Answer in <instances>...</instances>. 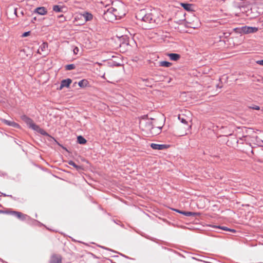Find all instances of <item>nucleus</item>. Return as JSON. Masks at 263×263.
Returning <instances> with one entry per match:
<instances>
[{"label": "nucleus", "mask_w": 263, "mask_h": 263, "mask_svg": "<svg viewBox=\"0 0 263 263\" xmlns=\"http://www.w3.org/2000/svg\"><path fill=\"white\" fill-rule=\"evenodd\" d=\"M178 119L179 120H180L181 123H182L184 124H187V121H186V120L183 118H181V117L180 116L178 117Z\"/></svg>", "instance_id": "nucleus-26"}, {"label": "nucleus", "mask_w": 263, "mask_h": 263, "mask_svg": "<svg viewBox=\"0 0 263 263\" xmlns=\"http://www.w3.org/2000/svg\"><path fill=\"white\" fill-rule=\"evenodd\" d=\"M21 119L24 121L29 126L30 128H32V129H33L35 127L34 125H36V124L34 123L32 119L26 115L22 116Z\"/></svg>", "instance_id": "nucleus-4"}, {"label": "nucleus", "mask_w": 263, "mask_h": 263, "mask_svg": "<svg viewBox=\"0 0 263 263\" xmlns=\"http://www.w3.org/2000/svg\"><path fill=\"white\" fill-rule=\"evenodd\" d=\"M258 29L255 27L245 26V34L253 33L257 32Z\"/></svg>", "instance_id": "nucleus-8"}, {"label": "nucleus", "mask_w": 263, "mask_h": 263, "mask_svg": "<svg viewBox=\"0 0 263 263\" xmlns=\"http://www.w3.org/2000/svg\"><path fill=\"white\" fill-rule=\"evenodd\" d=\"M142 81H143V82H148V79H142Z\"/></svg>", "instance_id": "nucleus-36"}, {"label": "nucleus", "mask_w": 263, "mask_h": 263, "mask_svg": "<svg viewBox=\"0 0 263 263\" xmlns=\"http://www.w3.org/2000/svg\"><path fill=\"white\" fill-rule=\"evenodd\" d=\"M184 212L185 211H181L180 212V214H181L183 215V213H184Z\"/></svg>", "instance_id": "nucleus-38"}, {"label": "nucleus", "mask_w": 263, "mask_h": 263, "mask_svg": "<svg viewBox=\"0 0 263 263\" xmlns=\"http://www.w3.org/2000/svg\"><path fill=\"white\" fill-rule=\"evenodd\" d=\"M17 8H15L14 9V14L16 15Z\"/></svg>", "instance_id": "nucleus-37"}, {"label": "nucleus", "mask_w": 263, "mask_h": 263, "mask_svg": "<svg viewBox=\"0 0 263 263\" xmlns=\"http://www.w3.org/2000/svg\"><path fill=\"white\" fill-rule=\"evenodd\" d=\"M64 7L60 5H54L53 6V11L55 12H63Z\"/></svg>", "instance_id": "nucleus-20"}, {"label": "nucleus", "mask_w": 263, "mask_h": 263, "mask_svg": "<svg viewBox=\"0 0 263 263\" xmlns=\"http://www.w3.org/2000/svg\"><path fill=\"white\" fill-rule=\"evenodd\" d=\"M180 5L185 10L187 11H194V5L192 4L182 3Z\"/></svg>", "instance_id": "nucleus-10"}, {"label": "nucleus", "mask_w": 263, "mask_h": 263, "mask_svg": "<svg viewBox=\"0 0 263 263\" xmlns=\"http://www.w3.org/2000/svg\"><path fill=\"white\" fill-rule=\"evenodd\" d=\"M78 142L79 144H84L87 142L86 140L82 136H79L77 137Z\"/></svg>", "instance_id": "nucleus-23"}, {"label": "nucleus", "mask_w": 263, "mask_h": 263, "mask_svg": "<svg viewBox=\"0 0 263 263\" xmlns=\"http://www.w3.org/2000/svg\"><path fill=\"white\" fill-rule=\"evenodd\" d=\"M48 47V44L47 43H43L40 46L37 50V53L41 54L40 51H45L46 49Z\"/></svg>", "instance_id": "nucleus-17"}, {"label": "nucleus", "mask_w": 263, "mask_h": 263, "mask_svg": "<svg viewBox=\"0 0 263 263\" xmlns=\"http://www.w3.org/2000/svg\"><path fill=\"white\" fill-rule=\"evenodd\" d=\"M34 12L40 15H44L47 14V11L44 7H40L35 9Z\"/></svg>", "instance_id": "nucleus-9"}, {"label": "nucleus", "mask_w": 263, "mask_h": 263, "mask_svg": "<svg viewBox=\"0 0 263 263\" xmlns=\"http://www.w3.org/2000/svg\"><path fill=\"white\" fill-rule=\"evenodd\" d=\"M257 64L263 66V60H258L256 62Z\"/></svg>", "instance_id": "nucleus-30"}, {"label": "nucleus", "mask_w": 263, "mask_h": 263, "mask_svg": "<svg viewBox=\"0 0 263 263\" xmlns=\"http://www.w3.org/2000/svg\"><path fill=\"white\" fill-rule=\"evenodd\" d=\"M150 146L153 149L156 150H162L167 148L169 146L166 144H159L156 143H151Z\"/></svg>", "instance_id": "nucleus-6"}, {"label": "nucleus", "mask_w": 263, "mask_h": 263, "mask_svg": "<svg viewBox=\"0 0 263 263\" xmlns=\"http://www.w3.org/2000/svg\"><path fill=\"white\" fill-rule=\"evenodd\" d=\"M234 32L238 34H242L245 33V26L240 27H236L233 29Z\"/></svg>", "instance_id": "nucleus-16"}, {"label": "nucleus", "mask_w": 263, "mask_h": 263, "mask_svg": "<svg viewBox=\"0 0 263 263\" xmlns=\"http://www.w3.org/2000/svg\"><path fill=\"white\" fill-rule=\"evenodd\" d=\"M2 194L4 197H7V196H11V195H6V194H5V193H2Z\"/></svg>", "instance_id": "nucleus-34"}, {"label": "nucleus", "mask_w": 263, "mask_h": 263, "mask_svg": "<svg viewBox=\"0 0 263 263\" xmlns=\"http://www.w3.org/2000/svg\"><path fill=\"white\" fill-rule=\"evenodd\" d=\"M71 82L72 80L69 78L63 80L61 83L60 89H62L63 87H68Z\"/></svg>", "instance_id": "nucleus-11"}, {"label": "nucleus", "mask_w": 263, "mask_h": 263, "mask_svg": "<svg viewBox=\"0 0 263 263\" xmlns=\"http://www.w3.org/2000/svg\"><path fill=\"white\" fill-rule=\"evenodd\" d=\"M11 213L13 215H14V216L17 217L18 219L22 220H27L30 218L29 216H28V215H27L26 214H24L20 212L11 211Z\"/></svg>", "instance_id": "nucleus-5"}, {"label": "nucleus", "mask_w": 263, "mask_h": 263, "mask_svg": "<svg viewBox=\"0 0 263 263\" xmlns=\"http://www.w3.org/2000/svg\"><path fill=\"white\" fill-rule=\"evenodd\" d=\"M86 22L91 21L93 18V15L89 12H85L83 15Z\"/></svg>", "instance_id": "nucleus-18"}, {"label": "nucleus", "mask_w": 263, "mask_h": 263, "mask_svg": "<svg viewBox=\"0 0 263 263\" xmlns=\"http://www.w3.org/2000/svg\"><path fill=\"white\" fill-rule=\"evenodd\" d=\"M214 228H218V229H221L222 230H224V231H229V232H233V233H234V232H236V230H234V229H230V228H228V227H223V226H214Z\"/></svg>", "instance_id": "nucleus-19"}, {"label": "nucleus", "mask_w": 263, "mask_h": 263, "mask_svg": "<svg viewBox=\"0 0 263 263\" xmlns=\"http://www.w3.org/2000/svg\"><path fill=\"white\" fill-rule=\"evenodd\" d=\"M243 130H245L246 131H247V129H246V128L245 127H243L242 128V130L243 131Z\"/></svg>", "instance_id": "nucleus-39"}, {"label": "nucleus", "mask_w": 263, "mask_h": 263, "mask_svg": "<svg viewBox=\"0 0 263 263\" xmlns=\"http://www.w3.org/2000/svg\"><path fill=\"white\" fill-rule=\"evenodd\" d=\"M61 257L57 255H53L51 257L50 263H61Z\"/></svg>", "instance_id": "nucleus-13"}, {"label": "nucleus", "mask_w": 263, "mask_h": 263, "mask_svg": "<svg viewBox=\"0 0 263 263\" xmlns=\"http://www.w3.org/2000/svg\"><path fill=\"white\" fill-rule=\"evenodd\" d=\"M172 65V63L166 61H161L159 62V66L164 67H169Z\"/></svg>", "instance_id": "nucleus-21"}, {"label": "nucleus", "mask_w": 263, "mask_h": 263, "mask_svg": "<svg viewBox=\"0 0 263 263\" xmlns=\"http://www.w3.org/2000/svg\"><path fill=\"white\" fill-rule=\"evenodd\" d=\"M216 87L219 88H221L222 87V85H220V84H217Z\"/></svg>", "instance_id": "nucleus-35"}, {"label": "nucleus", "mask_w": 263, "mask_h": 263, "mask_svg": "<svg viewBox=\"0 0 263 263\" xmlns=\"http://www.w3.org/2000/svg\"><path fill=\"white\" fill-rule=\"evenodd\" d=\"M73 53L74 54H77L79 52V49L78 47H75L73 50Z\"/></svg>", "instance_id": "nucleus-28"}, {"label": "nucleus", "mask_w": 263, "mask_h": 263, "mask_svg": "<svg viewBox=\"0 0 263 263\" xmlns=\"http://www.w3.org/2000/svg\"><path fill=\"white\" fill-rule=\"evenodd\" d=\"M117 10L116 9L112 7L109 8L104 11L103 17L106 20L109 22L112 21L117 16Z\"/></svg>", "instance_id": "nucleus-3"}, {"label": "nucleus", "mask_w": 263, "mask_h": 263, "mask_svg": "<svg viewBox=\"0 0 263 263\" xmlns=\"http://www.w3.org/2000/svg\"><path fill=\"white\" fill-rule=\"evenodd\" d=\"M34 126L35 127L34 128L33 130L36 131L37 133L44 136L48 135V133L44 129L40 127L39 125H34Z\"/></svg>", "instance_id": "nucleus-12"}, {"label": "nucleus", "mask_w": 263, "mask_h": 263, "mask_svg": "<svg viewBox=\"0 0 263 263\" xmlns=\"http://www.w3.org/2000/svg\"><path fill=\"white\" fill-rule=\"evenodd\" d=\"M76 68V66L73 64H68L65 66V69L66 70H70L74 69Z\"/></svg>", "instance_id": "nucleus-25"}, {"label": "nucleus", "mask_w": 263, "mask_h": 263, "mask_svg": "<svg viewBox=\"0 0 263 263\" xmlns=\"http://www.w3.org/2000/svg\"><path fill=\"white\" fill-rule=\"evenodd\" d=\"M249 107L251 109H255V110H259L260 109V107L259 106L255 105H252L251 106H250Z\"/></svg>", "instance_id": "nucleus-27"}, {"label": "nucleus", "mask_w": 263, "mask_h": 263, "mask_svg": "<svg viewBox=\"0 0 263 263\" xmlns=\"http://www.w3.org/2000/svg\"><path fill=\"white\" fill-rule=\"evenodd\" d=\"M2 121L7 125L12 126L16 128H20L21 127L20 125L18 123L13 121H10L6 119H2Z\"/></svg>", "instance_id": "nucleus-7"}, {"label": "nucleus", "mask_w": 263, "mask_h": 263, "mask_svg": "<svg viewBox=\"0 0 263 263\" xmlns=\"http://www.w3.org/2000/svg\"><path fill=\"white\" fill-rule=\"evenodd\" d=\"M30 33V31H27V32H25L24 33H23V34L22 35V37H26L27 36H28Z\"/></svg>", "instance_id": "nucleus-29"}, {"label": "nucleus", "mask_w": 263, "mask_h": 263, "mask_svg": "<svg viewBox=\"0 0 263 263\" xmlns=\"http://www.w3.org/2000/svg\"><path fill=\"white\" fill-rule=\"evenodd\" d=\"M68 164L70 165H71V166H73L74 168H76V169L77 171H79V170H81L82 168L81 166L78 165L76 164L75 163V162H73V161H71V160L69 161L68 162Z\"/></svg>", "instance_id": "nucleus-22"}, {"label": "nucleus", "mask_w": 263, "mask_h": 263, "mask_svg": "<svg viewBox=\"0 0 263 263\" xmlns=\"http://www.w3.org/2000/svg\"><path fill=\"white\" fill-rule=\"evenodd\" d=\"M146 85L147 86H149L148 84H146Z\"/></svg>", "instance_id": "nucleus-41"}, {"label": "nucleus", "mask_w": 263, "mask_h": 263, "mask_svg": "<svg viewBox=\"0 0 263 263\" xmlns=\"http://www.w3.org/2000/svg\"><path fill=\"white\" fill-rule=\"evenodd\" d=\"M183 215L186 216L190 217V216H195L199 215V214L198 213H196V212L185 211L184 213H183Z\"/></svg>", "instance_id": "nucleus-24"}, {"label": "nucleus", "mask_w": 263, "mask_h": 263, "mask_svg": "<svg viewBox=\"0 0 263 263\" xmlns=\"http://www.w3.org/2000/svg\"><path fill=\"white\" fill-rule=\"evenodd\" d=\"M7 173L6 172H3L0 171V176H7Z\"/></svg>", "instance_id": "nucleus-31"}, {"label": "nucleus", "mask_w": 263, "mask_h": 263, "mask_svg": "<svg viewBox=\"0 0 263 263\" xmlns=\"http://www.w3.org/2000/svg\"><path fill=\"white\" fill-rule=\"evenodd\" d=\"M172 210H173V211H176V212H177V213H180V211H181L180 210H178V209H172Z\"/></svg>", "instance_id": "nucleus-33"}, {"label": "nucleus", "mask_w": 263, "mask_h": 263, "mask_svg": "<svg viewBox=\"0 0 263 263\" xmlns=\"http://www.w3.org/2000/svg\"><path fill=\"white\" fill-rule=\"evenodd\" d=\"M168 56L172 61H176L179 59L180 55L177 53H171L168 54Z\"/></svg>", "instance_id": "nucleus-14"}, {"label": "nucleus", "mask_w": 263, "mask_h": 263, "mask_svg": "<svg viewBox=\"0 0 263 263\" xmlns=\"http://www.w3.org/2000/svg\"><path fill=\"white\" fill-rule=\"evenodd\" d=\"M89 84L88 81L86 79H83L78 82V85L81 88L87 87Z\"/></svg>", "instance_id": "nucleus-15"}, {"label": "nucleus", "mask_w": 263, "mask_h": 263, "mask_svg": "<svg viewBox=\"0 0 263 263\" xmlns=\"http://www.w3.org/2000/svg\"><path fill=\"white\" fill-rule=\"evenodd\" d=\"M59 17H64V16H63V15L62 14V15H59Z\"/></svg>", "instance_id": "nucleus-40"}, {"label": "nucleus", "mask_w": 263, "mask_h": 263, "mask_svg": "<svg viewBox=\"0 0 263 263\" xmlns=\"http://www.w3.org/2000/svg\"><path fill=\"white\" fill-rule=\"evenodd\" d=\"M136 18L137 20L149 24H154L156 20V16L152 12L146 13L144 10H141L137 14Z\"/></svg>", "instance_id": "nucleus-2"}, {"label": "nucleus", "mask_w": 263, "mask_h": 263, "mask_svg": "<svg viewBox=\"0 0 263 263\" xmlns=\"http://www.w3.org/2000/svg\"><path fill=\"white\" fill-rule=\"evenodd\" d=\"M0 213H9V212H7V211H3V210H0Z\"/></svg>", "instance_id": "nucleus-32"}, {"label": "nucleus", "mask_w": 263, "mask_h": 263, "mask_svg": "<svg viewBox=\"0 0 263 263\" xmlns=\"http://www.w3.org/2000/svg\"><path fill=\"white\" fill-rule=\"evenodd\" d=\"M154 119H143L140 121V127L145 131L147 134H150L152 136L156 135L160 133L161 130L160 127H154L153 121Z\"/></svg>", "instance_id": "nucleus-1"}]
</instances>
